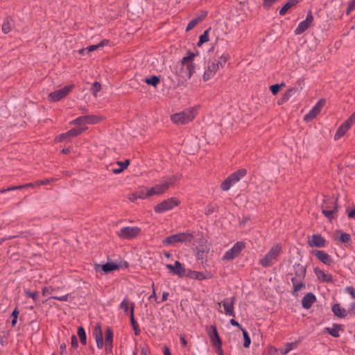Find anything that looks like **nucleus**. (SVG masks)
<instances>
[{
	"instance_id": "nucleus-33",
	"label": "nucleus",
	"mask_w": 355,
	"mask_h": 355,
	"mask_svg": "<svg viewBox=\"0 0 355 355\" xmlns=\"http://www.w3.org/2000/svg\"><path fill=\"white\" fill-rule=\"evenodd\" d=\"M85 123L88 124H94L103 120V117L96 115L85 116Z\"/></svg>"
},
{
	"instance_id": "nucleus-16",
	"label": "nucleus",
	"mask_w": 355,
	"mask_h": 355,
	"mask_svg": "<svg viewBox=\"0 0 355 355\" xmlns=\"http://www.w3.org/2000/svg\"><path fill=\"white\" fill-rule=\"evenodd\" d=\"M325 101L323 99L320 100L312 109L304 115V120L310 121L313 120L321 111L322 107L324 105Z\"/></svg>"
},
{
	"instance_id": "nucleus-39",
	"label": "nucleus",
	"mask_w": 355,
	"mask_h": 355,
	"mask_svg": "<svg viewBox=\"0 0 355 355\" xmlns=\"http://www.w3.org/2000/svg\"><path fill=\"white\" fill-rule=\"evenodd\" d=\"M159 82V78L156 76H153L150 78H146L145 83L148 85L156 87Z\"/></svg>"
},
{
	"instance_id": "nucleus-13",
	"label": "nucleus",
	"mask_w": 355,
	"mask_h": 355,
	"mask_svg": "<svg viewBox=\"0 0 355 355\" xmlns=\"http://www.w3.org/2000/svg\"><path fill=\"white\" fill-rule=\"evenodd\" d=\"M140 232L141 229L138 227H124L117 232V235L123 239H132L137 236Z\"/></svg>"
},
{
	"instance_id": "nucleus-42",
	"label": "nucleus",
	"mask_w": 355,
	"mask_h": 355,
	"mask_svg": "<svg viewBox=\"0 0 355 355\" xmlns=\"http://www.w3.org/2000/svg\"><path fill=\"white\" fill-rule=\"evenodd\" d=\"M113 340V333L110 328L107 327L105 331V344L112 345Z\"/></svg>"
},
{
	"instance_id": "nucleus-35",
	"label": "nucleus",
	"mask_w": 355,
	"mask_h": 355,
	"mask_svg": "<svg viewBox=\"0 0 355 355\" xmlns=\"http://www.w3.org/2000/svg\"><path fill=\"white\" fill-rule=\"evenodd\" d=\"M130 316L131 324H132V327H133V329L135 330V334L138 335L139 334V332H140V330L138 328L137 324H136V322H135V318H134V306H133V304H132V306H131V310H130Z\"/></svg>"
},
{
	"instance_id": "nucleus-46",
	"label": "nucleus",
	"mask_w": 355,
	"mask_h": 355,
	"mask_svg": "<svg viewBox=\"0 0 355 355\" xmlns=\"http://www.w3.org/2000/svg\"><path fill=\"white\" fill-rule=\"evenodd\" d=\"M242 331H243V338H244L243 346L245 347H248L250 345V336H248V332L245 329H242Z\"/></svg>"
},
{
	"instance_id": "nucleus-38",
	"label": "nucleus",
	"mask_w": 355,
	"mask_h": 355,
	"mask_svg": "<svg viewBox=\"0 0 355 355\" xmlns=\"http://www.w3.org/2000/svg\"><path fill=\"white\" fill-rule=\"evenodd\" d=\"M84 130H85V128H78V129L73 128V129H71L69 131L65 132V135L68 139L69 137H73L80 135Z\"/></svg>"
},
{
	"instance_id": "nucleus-11",
	"label": "nucleus",
	"mask_w": 355,
	"mask_h": 355,
	"mask_svg": "<svg viewBox=\"0 0 355 355\" xmlns=\"http://www.w3.org/2000/svg\"><path fill=\"white\" fill-rule=\"evenodd\" d=\"M245 248V243L242 241L236 242L231 249L227 250L223 257V260L229 261L235 259L241 253V252Z\"/></svg>"
},
{
	"instance_id": "nucleus-22",
	"label": "nucleus",
	"mask_w": 355,
	"mask_h": 355,
	"mask_svg": "<svg viewBox=\"0 0 355 355\" xmlns=\"http://www.w3.org/2000/svg\"><path fill=\"white\" fill-rule=\"evenodd\" d=\"M166 267L170 270V272L173 275H177L180 277L184 275L185 270L183 268L181 263L178 261L175 262L174 265L166 264Z\"/></svg>"
},
{
	"instance_id": "nucleus-64",
	"label": "nucleus",
	"mask_w": 355,
	"mask_h": 355,
	"mask_svg": "<svg viewBox=\"0 0 355 355\" xmlns=\"http://www.w3.org/2000/svg\"><path fill=\"white\" fill-rule=\"evenodd\" d=\"M348 216L351 218H355V209H352L348 212Z\"/></svg>"
},
{
	"instance_id": "nucleus-58",
	"label": "nucleus",
	"mask_w": 355,
	"mask_h": 355,
	"mask_svg": "<svg viewBox=\"0 0 355 355\" xmlns=\"http://www.w3.org/2000/svg\"><path fill=\"white\" fill-rule=\"evenodd\" d=\"M50 182H51L50 180L46 179V180H40V181L36 182V184H37V186H40V185L47 184Z\"/></svg>"
},
{
	"instance_id": "nucleus-25",
	"label": "nucleus",
	"mask_w": 355,
	"mask_h": 355,
	"mask_svg": "<svg viewBox=\"0 0 355 355\" xmlns=\"http://www.w3.org/2000/svg\"><path fill=\"white\" fill-rule=\"evenodd\" d=\"M188 276L193 279L202 280L207 279L212 277V275L210 272H198V271H190Z\"/></svg>"
},
{
	"instance_id": "nucleus-20",
	"label": "nucleus",
	"mask_w": 355,
	"mask_h": 355,
	"mask_svg": "<svg viewBox=\"0 0 355 355\" xmlns=\"http://www.w3.org/2000/svg\"><path fill=\"white\" fill-rule=\"evenodd\" d=\"M208 334L213 345L216 348H219V347L222 345V343L218 336L216 327L214 325L211 326L208 330Z\"/></svg>"
},
{
	"instance_id": "nucleus-47",
	"label": "nucleus",
	"mask_w": 355,
	"mask_h": 355,
	"mask_svg": "<svg viewBox=\"0 0 355 355\" xmlns=\"http://www.w3.org/2000/svg\"><path fill=\"white\" fill-rule=\"evenodd\" d=\"M283 86H284V83H282L281 85H279V84L272 85L270 87V89L271 92L272 93V94L275 95L279 91L280 87H283Z\"/></svg>"
},
{
	"instance_id": "nucleus-26",
	"label": "nucleus",
	"mask_w": 355,
	"mask_h": 355,
	"mask_svg": "<svg viewBox=\"0 0 355 355\" xmlns=\"http://www.w3.org/2000/svg\"><path fill=\"white\" fill-rule=\"evenodd\" d=\"M302 89V87L299 85L298 87H293L290 88L284 95L283 98H282L281 101L278 102V104H281L283 102H285L288 101L293 94H298Z\"/></svg>"
},
{
	"instance_id": "nucleus-31",
	"label": "nucleus",
	"mask_w": 355,
	"mask_h": 355,
	"mask_svg": "<svg viewBox=\"0 0 355 355\" xmlns=\"http://www.w3.org/2000/svg\"><path fill=\"white\" fill-rule=\"evenodd\" d=\"M299 343H300L299 341H295V342H293V343H287L285 345V347L284 348L279 349L280 353L282 355L287 354L289 352H291V350L295 349L297 347V345H299Z\"/></svg>"
},
{
	"instance_id": "nucleus-36",
	"label": "nucleus",
	"mask_w": 355,
	"mask_h": 355,
	"mask_svg": "<svg viewBox=\"0 0 355 355\" xmlns=\"http://www.w3.org/2000/svg\"><path fill=\"white\" fill-rule=\"evenodd\" d=\"M12 24L10 19H7L4 21L3 25H2V31L7 34L12 30Z\"/></svg>"
},
{
	"instance_id": "nucleus-23",
	"label": "nucleus",
	"mask_w": 355,
	"mask_h": 355,
	"mask_svg": "<svg viewBox=\"0 0 355 355\" xmlns=\"http://www.w3.org/2000/svg\"><path fill=\"white\" fill-rule=\"evenodd\" d=\"M312 253L323 263L326 265H331L334 261L327 253L322 250H314Z\"/></svg>"
},
{
	"instance_id": "nucleus-1",
	"label": "nucleus",
	"mask_w": 355,
	"mask_h": 355,
	"mask_svg": "<svg viewBox=\"0 0 355 355\" xmlns=\"http://www.w3.org/2000/svg\"><path fill=\"white\" fill-rule=\"evenodd\" d=\"M196 55L197 54L194 53L188 52L187 55L183 57L181 62L176 65L175 73L178 76L180 80L186 81L191 78L195 72L193 60Z\"/></svg>"
},
{
	"instance_id": "nucleus-53",
	"label": "nucleus",
	"mask_w": 355,
	"mask_h": 355,
	"mask_svg": "<svg viewBox=\"0 0 355 355\" xmlns=\"http://www.w3.org/2000/svg\"><path fill=\"white\" fill-rule=\"evenodd\" d=\"M345 291L349 293L353 299H355V290L352 286H347L345 288Z\"/></svg>"
},
{
	"instance_id": "nucleus-6",
	"label": "nucleus",
	"mask_w": 355,
	"mask_h": 355,
	"mask_svg": "<svg viewBox=\"0 0 355 355\" xmlns=\"http://www.w3.org/2000/svg\"><path fill=\"white\" fill-rule=\"evenodd\" d=\"M247 171L245 168H241L227 177L221 184V189L223 191L229 190L232 186L238 182L242 178L246 175Z\"/></svg>"
},
{
	"instance_id": "nucleus-40",
	"label": "nucleus",
	"mask_w": 355,
	"mask_h": 355,
	"mask_svg": "<svg viewBox=\"0 0 355 355\" xmlns=\"http://www.w3.org/2000/svg\"><path fill=\"white\" fill-rule=\"evenodd\" d=\"M139 198L140 199H146L152 196L151 195H148V188H143L137 191Z\"/></svg>"
},
{
	"instance_id": "nucleus-32",
	"label": "nucleus",
	"mask_w": 355,
	"mask_h": 355,
	"mask_svg": "<svg viewBox=\"0 0 355 355\" xmlns=\"http://www.w3.org/2000/svg\"><path fill=\"white\" fill-rule=\"evenodd\" d=\"M107 43V40H103L98 44L91 45L85 49H81L80 51V53H83V54H84L85 53H89V52H92V51H94L98 49L99 47L105 46Z\"/></svg>"
},
{
	"instance_id": "nucleus-8",
	"label": "nucleus",
	"mask_w": 355,
	"mask_h": 355,
	"mask_svg": "<svg viewBox=\"0 0 355 355\" xmlns=\"http://www.w3.org/2000/svg\"><path fill=\"white\" fill-rule=\"evenodd\" d=\"M234 301L235 297H227L222 300L220 302H218V311L220 313L225 314L226 315L234 317Z\"/></svg>"
},
{
	"instance_id": "nucleus-7",
	"label": "nucleus",
	"mask_w": 355,
	"mask_h": 355,
	"mask_svg": "<svg viewBox=\"0 0 355 355\" xmlns=\"http://www.w3.org/2000/svg\"><path fill=\"white\" fill-rule=\"evenodd\" d=\"M247 171L245 168H241L227 177L221 184V189L223 191L229 190L232 186L238 182L242 178L246 175Z\"/></svg>"
},
{
	"instance_id": "nucleus-56",
	"label": "nucleus",
	"mask_w": 355,
	"mask_h": 355,
	"mask_svg": "<svg viewBox=\"0 0 355 355\" xmlns=\"http://www.w3.org/2000/svg\"><path fill=\"white\" fill-rule=\"evenodd\" d=\"M26 293L27 296L33 298V300H35L37 296V293L36 292L26 291Z\"/></svg>"
},
{
	"instance_id": "nucleus-62",
	"label": "nucleus",
	"mask_w": 355,
	"mask_h": 355,
	"mask_svg": "<svg viewBox=\"0 0 355 355\" xmlns=\"http://www.w3.org/2000/svg\"><path fill=\"white\" fill-rule=\"evenodd\" d=\"M207 15V12L206 11H203L198 17H197V19H200V21H201L202 19H204L206 17Z\"/></svg>"
},
{
	"instance_id": "nucleus-48",
	"label": "nucleus",
	"mask_w": 355,
	"mask_h": 355,
	"mask_svg": "<svg viewBox=\"0 0 355 355\" xmlns=\"http://www.w3.org/2000/svg\"><path fill=\"white\" fill-rule=\"evenodd\" d=\"M70 123L71 124H77V125H80L86 124L85 116H80V117L76 119L75 120L71 121Z\"/></svg>"
},
{
	"instance_id": "nucleus-19",
	"label": "nucleus",
	"mask_w": 355,
	"mask_h": 355,
	"mask_svg": "<svg viewBox=\"0 0 355 355\" xmlns=\"http://www.w3.org/2000/svg\"><path fill=\"white\" fill-rule=\"evenodd\" d=\"M338 211V206L336 203H333V208L329 209V205L327 202H324L322 206V212L329 220L336 218V213Z\"/></svg>"
},
{
	"instance_id": "nucleus-2",
	"label": "nucleus",
	"mask_w": 355,
	"mask_h": 355,
	"mask_svg": "<svg viewBox=\"0 0 355 355\" xmlns=\"http://www.w3.org/2000/svg\"><path fill=\"white\" fill-rule=\"evenodd\" d=\"M230 58L229 53H223L217 58L209 61L203 74V80L207 81L212 78L220 69L225 67Z\"/></svg>"
},
{
	"instance_id": "nucleus-55",
	"label": "nucleus",
	"mask_w": 355,
	"mask_h": 355,
	"mask_svg": "<svg viewBox=\"0 0 355 355\" xmlns=\"http://www.w3.org/2000/svg\"><path fill=\"white\" fill-rule=\"evenodd\" d=\"M60 354L62 355H66L67 354V347L64 343H62L60 345Z\"/></svg>"
},
{
	"instance_id": "nucleus-10",
	"label": "nucleus",
	"mask_w": 355,
	"mask_h": 355,
	"mask_svg": "<svg viewBox=\"0 0 355 355\" xmlns=\"http://www.w3.org/2000/svg\"><path fill=\"white\" fill-rule=\"evenodd\" d=\"M180 204V200L176 198H171L164 200L160 203L157 204L154 207V210L157 214H162L167 211L171 210L175 207Z\"/></svg>"
},
{
	"instance_id": "nucleus-34",
	"label": "nucleus",
	"mask_w": 355,
	"mask_h": 355,
	"mask_svg": "<svg viewBox=\"0 0 355 355\" xmlns=\"http://www.w3.org/2000/svg\"><path fill=\"white\" fill-rule=\"evenodd\" d=\"M325 330L333 337L338 338L340 336L339 331L340 330V327L339 325H335L331 328L327 327L325 329Z\"/></svg>"
},
{
	"instance_id": "nucleus-12",
	"label": "nucleus",
	"mask_w": 355,
	"mask_h": 355,
	"mask_svg": "<svg viewBox=\"0 0 355 355\" xmlns=\"http://www.w3.org/2000/svg\"><path fill=\"white\" fill-rule=\"evenodd\" d=\"M355 123V112L338 128L335 135V140H338L345 135V134L351 128Z\"/></svg>"
},
{
	"instance_id": "nucleus-30",
	"label": "nucleus",
	"mask_w": 355,
	"mask_h": 355,
	"mask_svg": "<svg viewBox=\"0 0 355 355\" xmlns=\"http://www.w3.org/2000/svg\"><path fill=\"white\" fill-rule=\"evenodd\" d=\"M298 3L297 0H288L279 10V15L283 16L286 15L288 10L293 8Z\"/></svg>"
},
{
	"instance_id": "nucleus-45",
	"label": "nucleus",
	"mask_w": 355,
	"mask_h": 355,
	"mask_svg": "<svg viewBox=\"0 0 355 355\" xmlns=\"http://www.w3.org/2000/svg\"><path fill=\"white\" fill-rule=\"evenodd\" d=\"M101 89V85L99 83L95 82L91 87V92L94 96H97V93Z\"/></svg>"
},
{
	"instance_id": "nucleus-63",
	"label": "nucleus",
	"mask_w": 355,
	"mask_h": 355,
	"mask_svg": "<svg viewBox=\"0 0 355 355\" xmlns=\"http://www.w3.org/2000/svg\"><path fill=\"white\" fill-rule=\"evenodd\" d=\"M168 292H164L162 293V300L161 302H165L168 299Z\"/></svg>"
},
{
	"instance_id": "nucleus-3",
	"label": "nucleus",
	"mask_w": 355,
	"mask_h": 355,
	"mask_svg": "<svg viewBox=\"0 0 355 355\" xmlns=\"http://www.w3.org/2000/svg\"><path fill=\"white\" fill-rule=\"evenodd\" d=\"M197 114V110L194 107L186 109L180 112L171 115V121L178 125L185 124L191 121Z\"/></svg>"
},
{
	"instance_id": "nucleus-4",
	"label": "nucleus",
	"mask_w": 355,
	"mask_h": 355,
	"mask_svg": "<svg viewBox=\"0 0 355 355\" xmlns=\"http://www.w3.org/2000/svg\"><path fill=\"white\" fill-rule=\"evenodd\" d=\"M281 252L282 245L280 243H276L270 249L264 257L259 259V263L265 268L271 266L277 260Z\"/></svg>"
},
{
	"instance_id": "nucleus-61",
	"label": "nucleus",
	"mask_w": 355,
	"mask_h": 355,
	"mask_svg": "<svg viewBox=\"0 0 355 355\" xmlns=\"http://www.w3.org/2000/svg\"><path fill=\"white\" fill-rule=\"evenodd\" d=\"M180 340V343H181L182 345L184 347H186L187 345V342L184 336H181Z\"/></svg>"
},
{
	"instance_id": "nucleus-17",
	"label": "nucleus",
	"mask_w": 355,
	"mask_h": 355,
	"mask_svg": "<svg viewBox=\"0 0 355 355\" xmlns=\"http://www.w3.org/2000/svg\"><path fill=\"white\" fill-rule=\"evenodd\" d=\"M313 20V15L311 11L307 14L306 19L301 21L295 30V34L298 35L303 33L305 31H306L310 26Z\"/></svg>"
},
{
	"instance_id": "nucleus-44",
	"label": "nucleus",
	"mask_w": 355,
	"mask_h": 355,
	"mask_svg": "<svg viewBox=\"0 0 355 355\" xmlns=\"http://www.w3.org/2000/svg\"><path fill=\"white\" fill-rule=\"evenodd\" d=\"M199 22H200V19H197V17L191 20L186 28V31L189 32L192 30Z\"/></svg>"
},
{
	"instance_id": "nucleus-24",
	"label": "nucleus",
	"mask_w": 355,
	"mask_h": 355,
	"mask_svg": "<svg viewBox=\"0 0 355 355\" xmlns=\"http://www.w3.org/2000/svg\"><path fill=\"white\" fill-rule=\"evenodd\" d=\"M93 336L94 337L98 348L102 349L103 347V331L99 324H97L93 330Z\"/></svg>"
},
{
	"instance_id": "nucleus-41",
	"label": "nucleus",
	"mask_w": 355,
	"mask_h": 355,
	"mask_svg": "<svg viewBox=\"0 0 355 355\" xmlns=\"http://www.w3.org/2000/svg\"><path fill=\"white\" fill-rule=\"evenodd\" d=\"M210 31V28L206 30L202 35L200 36L199 42L198 45L201 46L205 42H207L209 41V32Z\"/></svg>"
},
{
	"instance_id": "nucleus-37",
	"label": "nucleus",
	"mask_w": 355,
	"mask_h": 355,
	"mask_svg": "<svg viewBox=\"0 0 355 355\" xmlns=\"http://www.w3.org/2000/svg\"><path fill=\"white\" fill-rule=\"evenodd\" d=\"M132 304L134 305L133 303H130L127 298H124L123 300L120 304V309H123L125 313H128V309L131 310Z\"/></svg>"
},
{
	"instance_id": "nucleus-54",
	"label": "nucleus",
	"mask_w": 355,
	"mask_h": 355,
	"mask_svg": "<svg viewBox=\"0 0 355 355\" xmlns=\"http://www.w3.org/2000/svg\"><path fill=\"white\" fill-rule=\"evenodd\" d=\"M71 346L74 348L77 347H78V340H77V338L75 335H72L71 336Z\"/></svg>"
},
{
	"instance_id": "nucleus-57",
	"label": "nucleus",
	"mask_w": 355,
	"mask_h": 355,
	"mask_svg": "<svg viewBox=\"0 0 355 355\" xmlns=\"http://www.w3.org/2000/svg\"><path fill=\"white\" fill-rule=\"evenodd\" d=\"M230 324L233 326H235V327H239L241 331L242 329H243L241 325L239 324L238 322H236L234 319H231L230 321Z\"/></svg>"
},
{
	"instance_id": "nucleus-59",
	"label": "nucleus",
	"mask_w": 355,
	"mask_h": 355,
	"mask_svg": "<svg viewBox=\"0 0 355 355\" xmlns=\"http://www.w3.org/2000/svg\"><path fill=\"white\" fill-rule=\"evenodd\" d=\"M67 139V137H66L65 133L61 134L56 137V140L58 141H62Z\"/></svg>"
},
{
	"instance_id": "nucleus-50",
	"label": "nucleus",
	"mask_w": 355,
	"mask_h": 355,
	"mask_svg": "<svg viewBox=\"0 0 355 355\" xmlns=\"http://www.w3.org/2000/svg\"><path fill=\"white\" fill-rule=\"evenodd\" d=\"M279 1V0H263V6L264 7V8L268 9L272 6V5H273L274 3H277Z\"/></svg>"
},
{
	"instance_id": "nucleus-21",
	"label": "nucleus",
	"mask_w": 355,
	"mask_h": 355,
	"mask_svg": "<svg viewBox=\"0 0 355 355\" xmlns=\"http://www.w3.org/2000/svg\"><path fill=\"white\" fill-rule=\"evenodd\" d=\"M130 161L128 159L125 160L124 162H116L112 164H110V171L115 173L118 174L123 171L129 165Z\"/></svg>"
},
{
	"instance_id": "nucleus-51",
	"label": "nucleus",
	"mask_w": 355,
	"mask_h": 355,
	"mask_svg": "<svg viewBox=\"0 0 355 355\" xmlns=\"http://www.w3.org/2000/svg\"><path fill=\"white\" fill-rule=\"evenodd\" d=\"M355 10V0H352L348 5L347 14L349 15L352 10Z\"/></svg>"
},
{
	"instance_id": "nucleus-60",
	"label": "nucleus",
	"mask_w": 355,
	"mask_h": 355,
	"mask_svg": "<svg viewBox=\"0 0 355 355\" xmlns=\"http://www.w3.org/2000/svg\"><path fill=\"white\" fill-rule=\"evenodd\" d=\"M128 198L130 200L133 202V201L136 200L137 199H138L139 197L136 192L135 193H132V194L130 195Z\"/></svg>"
},
{
	"instance_id": "nucleus-18",
	"label": "nucleus",
	"mask_w": 355,
	"mask_h": 355,
	"mask_svg": "<svg viewBox=\"0 0 355 355\" xmlns=\"http://www.w3.org/2000/svg\"><path fill=\"white\" fill-rule=\"evenodd\" d=\"M308 244L310 247L323 248L325 246L326 240L320 234H313L308 239Z\"/></svg>"
},
{
	"instance_id": "nucleus-5",
	"label": "nucleus",
	"mask_w": 355,
	"mask_h": 355,
	"mask_svg": "<svg viewBox=\"0 0 355 355\" xmlns=\"http://www.w3.org/2000/svg\"><path fill=\"white\" fill-rule=\"evenodd\" d=\"M176 177H168L166 180L161 182L159 184H156L155 186L148 188V195L159 196L162 195L166 191V190L169 188L170 186L173 185L176 180Z\"/></svg>"
},
{
	"instance_id": "nucleus-29",
	"label": "nucleus",
	"mask_w": 355,
	"mask_h": 355,
	"mask_svg": "<svg viewBox=\"0 0 355 355\" xmlns=\"http://www.w3.org/2000/svg\"><path fill=\"white\" fill-rule=\"evenodd\" d=\"M332 311L339 318H345L347 315V311L342 308L339 304H335L333 305Z\"/></svg>"
},
{
	"instance_id": "nucleus-27",
	"label": "nucleus",
	"mask_w": 355,
	"mask_h": 355,
	"mask_svg": "<svg viewBox=\"0 0 355 355\" xmlns=\"http://www.w3.org/2000/svg\"><path fill=\"white\" fill-rule=\"evenodd\" d=\"M314 272L317 277V278L322 282H332V277L331 275L324 273V271L322 270L315 268L314 269Z\"/></svg>"
},
{
	"instance_id": "nucleus-52",
	"label": "nucleus",
	"mask_w": 355,
	"mask_h": 355,
	"mask_svg": "<svg viewBox=\"0 0 355 355\" xmlns=\"http://www.w3.org/2000/svg\"><path fill=\"white\" fill-rule=\"evenodd\" d=\"M69 296V295L67 294V295H62V296H52L51 297L53 299L58 300L59 301L66 302L68 300Z\"/></svg>"
},
{
	"instance_id": "nucleus-43",
	"label": "nucleus",
	"mask_w": 355,
	"mask_h": 355,
	"mask_svg": "<svg viewBox=\"0 0 355 355\" xmlns=\"http://www.w3.org/2000/svg\"><path fill=\"white\" fill-rule=\"evenodd\" d=\"M78 335L80 338V342L82 344L85 345L86 344V334L85 329L80 327L78 329Z\"/></svg>"
},
{
	"instance_id": "nucleus-28",
	"label": "nucleus",
	"mask_w": 355,
	"mask_h": 355,
	"mask_svg": "<svg viewBox=\"0 0 355 355\" xmlns=\"http://www.w3.org/2000/svg\"><path fill=\"white\" fill-rule=\"evenodd\" d=\"M315 301V295L311 293H307L302 300V306L305 309H309Z\"/></svg>"
},
{
	"instance_id": "nucleus-9",
	"label": "nucleus",
	"mask_w": 355,
	"mask_h": 355,
	"mask_svg": "<svg viewBox=\"0 0 355 355\" xmlns=\"http://www.w3.org/2000/svg\"><path fill=\"white\" fill-rule=\"evenodd\" d=\"M192 235L189 233H179L171 235L163 240V244L166 245H175L177 243L189 242L192 240Z\"/></svg>"
},
{
	"instance_id": "nucleus-14",
	"label": "nucleus",
	"mask_w": 355,
	"mask_h": 355,
	"mask_svg": "<svg viewBox=\"0 0 355 355\" xmlns=\"http://www.w3.org/2000/svg\"><path fill=\"white\" fill-rule=\"evenodd\" d=\"M128 266V263L126 261L123 262V264H117L114 262H109L105 264L100 265V264H95L94 269L96 272H98L100 270L103 271L105 273H108L110 272L119 269V268H127Z\"/></svg>"
},
{
	"instance_id": "nucleus-49",
	"label": "nucleus",
	"mask_w": 355,
	"mask_h": 355,
	"mask_svg": "<svg viewBox=\"0 0 355 355\" xmlns=\"http://www.w3.org/2000/svg\"><path fill=\"white\" fill-rule=\"evenodd\" d=\"M351 236L347 233H342L339 238V241L342 243H347L350 241Z\"/></svg>"
},
{
	"instance_id": "nucleus-15",
	"label": "nucleus",
	"mask_w": 355,
	"mask_h": 355,
	"mask_svg": "<svg viewBox=\"0 0 355 355\" xmlns=\"http://www.w3.org/2000/svg\"><path fill=\"white\" fill-rule=\"evenodd\" d=\"M73 85H67L60 89L54 91L49 94V100L50 101H58L66 96L71 90Z\"/></svg>"
}]
</instances>
